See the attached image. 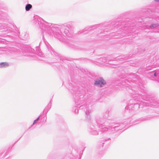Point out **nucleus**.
<instances>
[{
	"instance_id": "f257e3e1",
	"label": "nucleus",
	"mask_w": 159,
	"mask_h": 159,
	"mask_svg": "<svg viewBox=\"0 0 159 159\" xmlns=\"http://www.w3.org/2000/svg\"><path fill=\"white\" fill-rule=\"evenodd\" d=\"M106 83L102 78H100L95 81L94 84L95 85H99L100 87H102L103 85L105 84Z\"/></svg>"
},
{
	"instance_id": "f03ea898",
	"label": "nucleus",
	"mask_w": 159,
	"mask_h": 159,
	"mask_svg": "<svg viewBox=\"0 0 159 159\" xmlns=\"http://www.w3.org/2000/svg\"><path fill=\"white\" fill-rule=\"evenodd\" d=\"M8 64L7 62H2L0 63V67L8 66Z\"/></svg>"
},
{
	"instance_id": "7ed1b4c3",
	"label": "nucleus",
	"mask_w": 159,
	"mask_h": 159,
	"mask_svg": "<svg viewBox=\"0 0 159 159\" xmlns=\"http://www.w3.org/2000/svg\"><path fill=\"white\" fill-rule=\"evenodd\" d=\"M32 7V6L30 4H27L25 7V10L26 11H29Z\"/></svg>"
},
{
	"instance_id": "20e7f679",
	"label": "nucleus",
	"mask_w": 159,
	"mask_h": 159,
	"mask_svg": "<svg viewBox=\"0 0 159 159\" xmlns=\"http://www.w3.org/2000/svg\"><path fill=\"white\" fill-rule=\"evenodd\" d=\"M157 27V25H156V24H153V25H151L150 26V27L151 28H156V27Z\"/></svg>"
},
{
	"instance_id": "39448f33",
	"label": "nucleus",
	"mask_w": 159,
	"mask_h": 159,
	"mask_svg": "<svg viewBox=\"0 0 159 159\" xmlns=\"http://www.w3.org/2000/svg\"><path fill=\"white\" fill-rule=\"evenodd\" d=\"M39 118H38L36 120H35L34 121V122L33 123V124H35L36 122H37V121L38 120V119H39Z\"/></svg>"
},
{
	"instance_id": "423d86ee",
	"label": "nucleus",
	"mask_w": 159,
	"mask_h": 159,
	"mask_svg": "<svg viewBox=\"0 0 159 159\" xmlns=\"http://www.w3.org/2000/svg\"><path fill=\"white\" fill-rule=\"evenodd\" d=\"M154 0L156 2H159V0Z\"/></svg>"
},
{
	"instance_id": "0eeeda50",
	"label": "nucleus",
	"mask_w": 159,
	"mask_h": 159,
	"mask_svg": "<svg viewBox=\"0 0 159 159\" xmlns=\"http://www.w3.org/2000/svg\"><path fill=\"white\" fill-rule=\"evenodd\" d=\"M154 75H155V76H156L155 73V74H154Z\"/></svg>"
}]
</instances>
